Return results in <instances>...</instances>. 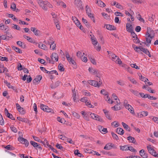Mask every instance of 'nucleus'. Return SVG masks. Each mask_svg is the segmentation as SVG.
Returning a JSON list of instances; mask_svg holds the SVG:
<instances>
[{
    "label": "nucleus",
    "instance_id": "18",
    "mask_svg": "<svg viewBox=\"0 0 158 158\" xmlns=\"http://www.w3.org/2000/svg\"><path fill=\"white\" fill-rule=\"evenodd\" d=\"M112 143H109L106 144L104 148L106 150H109L112 148Z\"/></svg>",
    "mask_w": 158,
    "mask_h": 158
},
{
    "label": "nucleus",
    "instance_id": "62",
    "mask_svg": "<svg viewBox=\"0 0 158 158\" xmlns=\"http://www.w3.org/2000/svg\"><path fill=\"white\" fill-rule=\"evenodd\" d=\"M115 15L116 16H120L122 17L124 16L123 14H122L120 12L116 11L115 13Z\"/></svg>",
    "mask_w": 158,
    "mask_h": 158
},
{
    "label": "nucleus",
    "instance_id": "11",
    "mask_svg": "<svg viewBox=\"0 0 158 158\" xmlns=\"http://www.w3.org/2000/svg\"><path fill=\"white\" fill-rule=\"evenodd\" d=\"M42 77L41 75L37 76L36 78H35L33 81V83L35 84L37 83H39L40 81L41 80Z\"/></svg>",
    "mask_w": 158,
    "mask_h": 158
},
{
    "label": "nucleus",
    "instance_id": "47",
    "mask_svg": "<svg viewBox=\"0 0 158 158\" xmlns=\"http://www.w3.org/2000/svg\"><path fill=\"white\" fill-rule=\"evenodd\" d=\"M127 150H129L132 152H136V150L135 149L132 147V146H130V147H128Z\"/></svg>",
    "mask_w": 158,
    "mask_h": 158
},
{
    "label": "nucleus",
    "instance_id": "56",
    "mask_svg": "<svg viewBox=\"0 0 158 158\" xmlns=\"http://www.w3.org/2000/svg\"><path fill=\"white\" fill-rule=\"evenodd\" d=\"M139 94L140 95L141 97L144 98H146L148 96V94H144L143 93H140Z\"/></svg>",
    "mask_w": 158,
    "mask_h": 158
},
{
    "label": "nucleus",
    "instance_id": "29",
    "mask_svg": "<svg viewBox=\"0 0 158 158\" xmlns=\"http://www.w3.org/2000/svg\"><path fill=\"white\" fill-rule=\"evenodd\" d=\"M17 44L18 45L20 46H21L22 48H25V45L21 41H17Z\"/></svg>",
    "mask_w": 158,
    "mask_h": 158
},
{
    "label": "nucleus",
    "instance_id": "51",
    "mask_svg": "<svg viewBox=\"0 0 158 158\" xmlns=\"http://www.w3.org/2000/svg\"><path fill=\"white\" fill-rule=\"evenodd\" d=\"M7 117L10 118L12 120H14L15 119L13 117L12 115L10 113H8L6 114Z\"/></svg>",
    "mask_w": 158,
    "mask_h": 158
},
{
    "label": "nucleus",
    "instance_id": "8",
    "mask_svg": "<svg viewBox=\"0 0 158 158\" xmlns=\"http://www.w3.org/2000/svg\"><path fill=\"white\" fill-rule=\"evenodd\" d=\"M126 30L129 32L133 31V28L131 24L128 23H126Z\"/></svg>",
    "mask_w": 158,
    "mask_h": 158
},
{
    "label": "nucleus",
    "instance_id": "37",
    "mask_svg": "<svg viewBox=\"0 0 158 158\" xmlns=\"http://www.w3.org/2000/svg\"><path fill=\"white\" fill-rule=\"evenodd\" d=\"M129 90L135 95L138 96L139 94V92L137 91L134 90L132 89H130Z\"/></svg>",
    "mask_w": 158,
    "mask_h": 158
},
{
    "label": "nucleus",
    "instance_id": "28",
    "mask_svg": "<svg viewBox=\"0 0 158 158\" xmlns=\"http://www.w3.org/2000/svg\"><path fill=\"white\" fill-rule=\"evenodd\" d=\"M95 39V38H94V36H91V41H92L93 44L94 45H96L98 44L97 41Z\"/></svg>",
    "mask_w": 158,
    "mask_h": 158
},
{
    "label": "nucleus",
    "instance_id": "45",
    "mask_svg": "<svg viewBox=\"0 0 158 158\" xmlns=\"http://www.w3.org/2000/svg\"><path fill=\"white\" fill-rule=\"evenodd\" d=\"M4 124V121L3 118L2 116L0 114V124L1 125H3Z\"/></svg>",
    "mask_w": 158,
    "mask_h": 158
},
{
    "label": "nucleus",
    "instance_id": "9",
    "mask_svg": "<svg viewBox=\"0 0 158 158\" xmlns=\"http://www.w3.org/2000/svg\"><path fill=\"white\" fill-rule=\"evenodd\" d=\"M125 108L127 109L132 114H135L133 108L129 104H128L125 106Z\"/></svg>",
    "mask_w": 158,
    "mask_h": 158
},
{
    "label": "nucleus",
    "instance_id": "1",
    "mask_svg": "<svg viewBox=\"0 0 158 158\" xmlns=\"http://www.w3.org/2000/svg\"><path fill=\"white\" fill-rule=\"evenodd\" d=\"M154 34L153 30H151L150 32L148 31L146 34V42L148 43H151L152 40V38L154 37Z\"/></svg>",
    "mask_w": 158,
    "mask_h": 158
},
{
    "label": "nucleus",
    "instance_id": "64",
    "mask_svg": "<svg viewBox=\"0 0 158 158\" xmlns=\"http://www.w3.org/2000/svg\"><path fill=\"white\" fill-rule=\"evenodd\" d=\"M152 119L155 123H158V118L157 117H154L152 118Z\"/></svg>",
    "mask_w": 158,
    "mask_h": 158
},
{
    "label": "nucleus",
    "instance_id": "15",
    "mask_svg": "<svg viewBox=\"0 0 158 158\" xmlns=\"http://www.w3.org/2000/svg\"><path fill=\"white\" fill-rule=\"evenodd\" d=\"M96 3L98 5V6L101 7H104L106 6L105 4L101 0L98 1V0H96Z\"/></svg>",
    "mask_w": 158,
    "mask_h": 158
},
{
    "label": "nucleus",
    "instance_id": "14",
    "mask_svg": "<svg viewBox=\"0 0 158 158\" xmlns=\"http://www.w3.org/2000/svg\"><path fill=\"white\" fill-rule=\"evenodd\" d=\"M105 26L106 29L109 30H114L116 29L115 27L110 24L106 25Z\"/></svg>",
    "mask_w": 158,
    "mask_h": 158
},
{
    "label": "nucleus",
    "instance_id": "54",
    "mask_svg": "<svg viewBox=\"0 0 158 158\" xmlns=\"http://www.w3.org/2000/svg\"><path fill=\"white\" fill-rule=\"evenodd\" d=\"M10 128L11 130L13 132L15 133H16L17 132V130L16 128L14 126H11L10 127Z\"/></svg>",
    "mask_w": 158,
    "mask_h": 158
},
{
    "label": "nucleus",
    "instance_id": "24",
    "mask_svg": "<svg viewBox=\"0 0 158 158\" xmlns=\"http://www.w3.org/2000/svg\"><path fill=\"white\" fill-rule=\"evenodd\" d=\"M74 23L76 24L77 25V26L79 27V28L82 30L83 29V27L82 26L81 23H80V22L79 21V20L77 19L74 22Z\"/></svg>",
    "mask_w": 158,
    "mask_h": 158
},
{
    "label": "nucleus",
    "instance_id": "61",
    "mask_svg": "<svg viewBox=\"0 0 158 158\" xmlns=\"http://www.w3.org/2000/svg\"><path fill=\"white\" fill-rule=\"evenodd\" d=\"M128 78L130 81L132 82L133 83L135 84L136 83V82L135 80L133 78L131 77H128Z\"/></svg>",
    "mask_w": 158,
    "mask_h": 158
},
{
    "label": "nucleus",
    "instance_id": "16",
    "mask_svg": "<svg viewBox=\"0 0 158 158\" xmlns=\"http://www.w3.org/2000/svg\"><path fill=\"white\" fill-rule=\"evenodd\" d=\"M31 30L33 31L35 35H38L40 33V31L39 30H37L36 28L35 27H31Z\"/></svg>",
    "mask_w": 158,
    "mask_h": 158
},
{
    "label": "nucleus",
    "instance_id": "19",
    "mask_svg": "<svg viewBox=\"0 0 158 158\" xmlns=\"http://www.w3.org/2000/svg\"><path fill=\"white\" fill-rule=\"evenodd\" d=\"M119 104H117L114 106L112 107V108L114 109V110L115 111L118 110H120L121 108Z\"/></svg>",
    "mask_w": 158,
    "mask_h": 158
},
{
    "label": "nucleus",
    "instance_id": "46",
    "mask_svg": "<svg viewBox=\"0 0 158 158\" xmlns=\"http://www.w3.org/2000/svg\"><path fill=\"white\" fill-rule=\"evenodd\" d=\"M56 147L59 149H60V150H61L62 151H64V148H63V147L61 145L58 144V143H57L56 145Z\"/></svg>",
    "mask_w": 158,
    "mask_h": 158
},
{
    "label": "nucleus",
    "instance_id": "25",
    "mask_svg": "<svg viewBox=\"0 0 158 158\" xmlns=\"http://www.w3.org/2000/svg\"><path fill=\"white\" fill-rule=\"evenodd\" d=\"M82 115H83V118L87 121H89V117L87 116V114L85 113V111H82L81 112Z\"/></svg>",
    "mask_w": 158,
    "mask_h": 158
},
{
    "label": "nucleus",
    "instance_id": "43",
    "mask_svg": "<svg viewBox=\"0 0 158 158\" xmlns=\"http://www.w3.org/2000/svg\"><path fill=\"white\" fill-rule=\"evenodd\" d=\"M89 72L91 74L95 73L96 69H93L92 68L89 67L88 69Z\"/></svg>",
    "mask_w": 158,
    "mask_h": 158
},
{
    "label": "nucleus",
    "instance_id": "49",
    "mask_svg": "<svg viewBox=\"0 0 158 158\" xmlns=\"http://www.w3.org/2000/svg\"><path fill=\"white\" fill-rule=\"evenodd\" d=\"M17 118L19 120L22 122H25L27 121V119L25 118H22L20 117H18Z\"/></svg>",
    "mask_w": 158,
    "mask_h": 158
},
{
    "label": "nucleus",
    "instance_id": "39",
    "mask_svg": "<svg viewBox=\"0 0 158 158\" xmlns=\"http://www.w3.org/2000/svg\"><path fill=\"white\" fill-rule=\"evenodd\" d=\"M85 9H86V13L87 14L91 13V9L88 6V5H86V6Z\"/></svg>",
    "mask_w": 158,
    "mask_h": 158
},
{
    "label": "nucleus",
    "instance_id": "35",
    "mask_svg": "<svg viewBox=\"0 0 158 158\" xmlns=\"http://www.w3.org/2000/svg\"><path fill=\"white\" fill-rule=\"evenodd\" d=\"M4 83H6V85L8 86L9 88H10L14 89V87L13 86L10 85L9 82L6 81H4Z\"/></svg>",
    "mask_w": 158,
    "mask_h": 158
},
{
    "label": "nucleus",
    "instance_id": "53",
    "mask_svg": "<svg viewBox=\"0 0 158 158\" xmlns=\"http://www.w3.org/2000/svg\"><path fill=\"white\" fill-rule=\"evenodd\" d=\"M143 52L147 55H148L149 57H151V55L150 53L149 52L148 50L147 49H145L144 51H143Z\"/></svg>",
    "mask_w": 158,
    "mask_h": 158
},
{
    "label": "nucleus",
    "instance_id": "38",
    "mask_svg": "<svg viewBox=\"0 0 158 158\" xmlns=\"http://www.w3.org/2000/svg\"><path fill=\"white\" fill-rule=\"evenodd\" d=\"M47 73L49 74H53L54 73L56 74V75H58V74L56 70H52L50 71L47 72Z\"/></svg>",
    "mask_w": 158,
    "mask_h": 158
},
{
    "label": "nucleus",
    "instance_id": "4",
    "mask_svg": "<svg viewBox=\"0 0 158 158\" xmlns=\"http://www.w3.org/2000/svg\"><path fill=\"white\" fill-rule=\"evenodd\" d=\"M40 108L43 111L47 112H51L52 110L48 106L43 104H41L40 106Z\"/></svg>",
    "mask_w": 158,
    "mask_h": 158
},
{
    "label": "nucleus",
    "instance_id": "57",
    "mask_svg": "<svg viewBox=\"0 0 158 158\" xmlns=\"http://www.w3.org/2000/svg\"><path fill=\"white\" fill-rule=\"evenodd\" d=\"M117 83L121 86H123L124 85V81L122 80H120L117 81Z\"/></svg>",
    "mask_w": 158,
    "mask_h": 158
},
{
    "label": "nucleus",
    "instance_id": "34",
    "mask_svg": "<svg viewBox=\"0 0 158 158\" xmlns=\"http://www.w3.org/2000/svg\"><path fill=\"white\" fill-rule=\"evenodd\" d=\"M0 38L1 39V40H9V37L8 36H7L6 35H4L1 36H0Z\"/></svg>",
    "mask_w": 158,
    "mask_h": 158
},
{
    "label": "nucleus",
    "instance_id": "12",
    "mask_svg": "<svg viewBox=\"0 0 158 158\" xmlns=\"http://www.w3.org/2000/svg\"><path fill=\"white\" fill-rule=\"evenodd\" d=\"M88 83L92 85L95 87H98V81L94 80H89Z\"/></svg>",
    "mask_w": 158,
    "mask_h": 158
},
{
    "label": "nucleus",
    "instance_id": "50",
    "mask_svg": "<svg viewBox=\"0 0 158 158\" xmlns=\"http://www.w3.org/2000/svg\"><path fill=\"white\" fill-rule=\"evenodd\" d=\"M10 8L13 10V11H15L16 8V5L15 3H13L11 5Z\"/></svg>",
    "mask_w": 158,
    "mask_h": 158
},
{
    "label": "nucleus",
    "instance_id": "31",
    "mask_svg": "<svg viewBox=\"0 0 158 158\" xmlns=\"http://www.w3.org/2000/svg\"><path fill=\"white\" fill-rule=\"evenodd\" d=\"M68 61L70 63H71L72 64L75 65L76 63L74 60L72 58V57H70L67 59Z\"/></svg>",
    "mask_w": 158,
    "mask_h": 158
},
{
    "label": "nucleus",
    "instance_id": "23",
    "mask_svg": "<svg viewBox=\"0 0 158 158\" xmlns=\"http://www.w3.org/2000/svg\"><path fill=\"white\" fill-rule=\"evenodd\" d=\"M127 139L130 142L133 143H135L136 142V140L135 138L131 136H129L127 137Z\"/></svg>",
    "mask_w": 158,
    "mask_h": 158
},
{
    "label": "nucleus",
    "instance_id": "6",
    "mask_svg": "<svg viewBox=\"0 0 158 158\" xmlns=\"http://www.w3.org/2000/svg\"><path fill=\"white\" fill-rule=\"evenodd\" d=\"M51 58L52 61H57L58 59V54L56 53H53L51 56Z\"/></svg>",
    "mask_w": 158,
    "mask_h": 158
},
{
    "label": "nucleus",
    "instance_id": "2",
    "mask_svg": "<svg viewBox=\"0 0 158 158\" xmlns=\"http://www.w3.org/2000/svg\"><path fill=\"white\" fill-rule=\"evenodd\" d=\"M38 3L40 6L44 10H47L48 9L47 8V4L48 2L47 1H43L39 0L38 2Z\"/></svg>",
    "mask_w": 158,
    "mask_h": 158
},
{
    "label": "nucleus",
    "instance_id": "48",
    "mask_svg": "<svg viewBox=\"0 0 158 158\" xmlns=\"http://www.w3.org/2000/svg\"><path fill=\"white\" fill-rule=\"evenodd\" d=\"M30 143L34 148H37V146H38L37 143L32 141H31Z\"/></svg>",
    "mask_w": 158,
    "mask_h": 158
},
{
    "label": "nucleus",
    "instance_id": "3",
    "mask_svg": "<svg viewBox=\"0 0 158 158\" xmlns=\"http://www.w3.org/2000/svg\"><path fill=\"white\" fill-rule=\"evenodd\" d=\"M74 4L79 10H83V6H82V2L81 0H75Z\"/></svg>",
    "mask_w": 158,
    "mask_h": 158
},
{
    "label": "nucleus",
    "instance_id": "13",
    "mask_svg": "<svg viewBox=\"0 0 158 158\" xmlns=\"http://www.w3.org/2000/svg\"><path fill=\"white\" fill-rule=\"evenodd\" d=\"M54 41L53 40V38L52 37H50L48 40V45H50V48H51V46L54 44Z\"/></svg>",
    "mask_w": 158,
    "mask_h": 158
},
{
    "label": "nucleus",
    "instance_id": "7",
    "mask_svg": "<svg viewBox=\"0 0 158 158\" xmlns=\"http://www.w3.org/2000/svg\"><path fill=\"white\" fill-rule=\"evenodd\" d=\"M19 140L22 143L24 144L26 147H27L29 145V142L26 139L23 138H19Z\"/></svg>",
    "mask_w": 158,
    "mask_h": 158
},
{
    "label": "nucleus",
    "instance_id": "59",
    "mask_svg": "<svg viewBox=\"0 0 158 158\" xmlns=\"http://www.w3.org/2000/svg\"><path fill=\"white\" fill-rule=\"evenodd\" d=\"M66 141L72 144H74V142L73 141L71 138H67L66 139Z\"/></svg>",
    "mask_w": 158,
    "mask_h": 158
},
{
    "label": "nucleus",
    "instance_id": "21",
    "mask_svg": "<svg viewBox=\"0 0 158 158\" xmlns=\"http://www.w3.org/2000/svg\"><path fill=\"white\" fill-rule=\"evenodd\" d=\"M60 83V82L57 81L55 84H52L51 85V87L52 89H54L56 88L58 86Z\"/></svg>",
    "mask_w": 158,
    "mask_h": 158
},
{
    "label": "nucleus",
    "instance_id": "52",
    "mask_svg": "<svg viewBox=\"0 0 158 158\" xmlns=\"http://www.w3.org/2000/svg\"><path fill=\"white\" fill-rule=\"evenodd\" d=\"M21 109L19 108V109H18V111L20 112V113H21L22 114H24L25 113L24 109L22 107H21Z\"/></svg>",
    "mask_w": 158,
    "mask_h": 158
},
{
    "label": "nucleus",
    "instance_id": "10",
    "mask_svg": "<svg viewBox=\"0 0 158 158\" xmlns=\"http://www.w3.org/2000/svg\"><path fill=\"white\" fill-rule=\"evenodd\" d=\"M139 152L140 156L143 158H147L148 157V154L145 152L144 150L142 149L140 150Z\"/></svg>",
    "mask_w": 158,
    "mask_h": 158
},
{
    "label": "nucleus",
    "instance_id": "33",
    "mask_svg": "<svg viewBox=\"0 0 158 158\" xmlns=\"http://www.w3.org/2000/svg\"><path fill=\"white\" fill-rule=\"evenodd\" d=\"M120 149L122 151H127V150L128 146L127 145H125L123 146H120Z\"/></svg>",
    "mask_w": 158,
    "mask_h": 158
},
{
    "label": "nucleus",
    "instance_id": "30",
    "mask_svg": "<svg viewBox=\"0 0 158 158\" xmlns=\"http://www.w3.org/2000/svg\"><path fill=\"white\" fill-rule=\"evenodd\" d=\"M58 68L59 70L61 72L64 71V67L63 65L61 64H60L58 66Z\"/></svg>",
    "mask_w": 158,
    "mask_h": 158
},
{
    "label": "nucleus",
    "instance_id": "22",
    "mask_svg": "<svg viewBox=\"0 0 158 158\" xmlns=\"http://www.w3.org/2000/svg\"><path fill=\"white\" fill-rule=\"evenodd\" d=\"M85 54V53H82L81 51H78L76 54L77 56L79 58H81V57Z\"/></svg>",
    "mask_w": 158,
    "mask_h": 158
},
{
    "label": "nucleus",
    "instance_id": "40",
    "mask_svg": "<svg viewBox=\"0 0 158 158\" xmlns=\"http://www.w3.org/2000/svg\"><path fill=\"white\" fill-rule=\"evenodd\" d=\"M101 93L104 95L106 96L107 98H108V92H106L105 89H103L101 91Z\"/></svg>",
    "mask_w": 158,
    "mask_h": 158
},
{
    "label": "nucleus",
    "instance_id": "26",
    "mask_svg": "<svg viewBox=\"0 0 158 158\" xmlns=\"http://www.w3.org/2000/svg\"><path fill=\"white\" fill-rule=\"evenodd\" d=\"M122 124L123 127L125 129H126L127 131H130V128L124 122H122Z\"/></svg>",
    "mask_w": 158,
    "mask_h": 158
},
{
    "label": "nucleus",
    "instance_id": "5",
    "mask_svg": "<svg viewBox=\"0 0 158 158\" xmlns=\"http://www.w3.org/2000/svg\"><path fill=\"white\" fill-rule=\"evenodd\" d=\"M107 52L108 53V55H109V56L111 58L113 61H115L116 59L118 57L115 54H113L111 52L107 51Z\"/></svg>",
    "mask_w": 158,
    "mask_h": 158
},
{
    "label": "nucleus",
    "instance_id": "44",
    "mask_svg": "<svg viewBox=\"0 0 158 158\" xmlns=\"http://www.w3.org/2000/svg\"><path fill=\"white\" fill-rule=\"evenodd\" d=\"M86 105L89 107L93 108L94 106L91 104L90 102L89 101H87L85 102Z\"/></svg>",
    "mask_w": 158,
    "mask_h": 158
},
{
    "label": "nucleus",
    "instance_id": "36",
    "mask_svg": "<svg viewBox=\"0 0 158 158\" xmlns=\"http://www.w3.org/2000/svg\"><path fill=\"white\" fill-rule=\"evenodd\" d=\"M38 46L39 48L44 50H45L47 48L46 45L43 44H39Z\"/></svg>",
    "mask_w": 158,
    "mask_h": 158
},
{
    "label": "nucleus",
    "instance_id": "55",
    "mask_svg": "<svg viewBox=\"0 0 158 158\" xmlns=\"http://www.w3.org/2000/svg\"><path fill=\"white\" fill-rule=\"evenodd\" d=\"M131 66L132 68H135V69H139V67H138L137 66V65H136V64H131Z\"/></svg>",
    "mask_w": 158,
    "mask_h": 158
},
{
    "label": "nucleus",
    "instance_id": "17",
    "mask_svg": "<svg viewBox=\"0 0 158 158\" xmlns=\"http://www.w3.org/2000/svg\"><path fill=\"white\" fill-rule=\"evenodd\" d=\"M147 148L149 153L152 155L153 153L155 151L151 147L150 145L147 146Z\"/></svg>",
    "mask_w": 158,
    "mask_h": 158
},
{
    "label": "nucleus",
    "instance_id": "27",
    "mask_svg": "<svg viewBox=\"0 0 158 158\" xmlns=\"http://www.w3.org/2000/svg\"><path fill=\"white\" fill-rule=\"evenodd\" d=\"M95 118H94V119L96 120L102 122H103V121L102 117L97 114L95 115Z\"/></svg>",
    "mask_w": 158,
    "mask_h": 158
},
{
    "label": "nucleus",
    "instance_id": "32",
    "mask_svg": "<svg viewBox=\"0 0 158 158\" xmlns=\"http://www.w3.org/2000/svg\"><path fill=\"white\" fill-rule=\"evenodd\" d=\"M111 126L114 127H116L119 126V124L116 121L113 122L111 123Z\"/></svg>",
    "mask_w": 158,
    "mask_h": 158
},
{
    "label": "nucleus",
    "instance_id": "58",
    "mask_svg": "<svg viewBox=\"0 0 158 158\" xmlns=\"http://www.w3.org/2000/svg\"><path fill=\"white\" fill-rule=\"evenodd\" d=\"M114 61L116 63H117L119 64H122V61L118 57Z\"/></svg>",
    "mask_w": 158,
    "mask_h": 158
},
{
    "label": "nucleus",
    "instance_id": "42",
    "mask_svg": "<svg viewBox=\"0 0 158 158\" xmlns=\"http://www.w3.org/2000/svg\"><path fill=\"white\" fill-rule=\"evenodd\" d=\"M111 135L113 137V138L116 140H118V137L117 135L114 134L113 132H112L111 133Z\"/></svg>",
    "mask_w": 158,
    "mask_h": 158
},
{
    "label": "nucleus",
    "instance_id": "20",
    "mask_svg": "<svg viewBox=\"0 0 158 158\" xmlns=\"http://www.w3.org/2000/svg\"><path fill=\"white\" fill-rule=\"evenodd\" d=\"M116 132L120 135H122L124 133V131L123 129L121 128H118L116 130Z\"/></svg>",
    "mask_w": 158,
    "mask_h": 158
},
{
    "label": "nucleus",
    "instance_id": "60",
    "mask_svg": "<svg viewBox=\"0 0 158 158\" xmlns=\"http://www.w3.org/2000/svg\"><path fill=\"white\" fill-rule=\"evenodd\" d=\"M73 115L74 117L77 118H78L80 117V115L76 112H73Z\"/></svg>",
    "mask_w": 158,
    "mask_h": 158
},
{
    "label": "nucleus",
    "instance_id": "63",
    "mask_svg": "<svg viewBox=\"0 0 158 158\" xmlns=\"http://www.w3.org/2000/svg\"><path fill=\"white\" fill-rule=\"evenodd\" d=\"M58 138L62 140H66V139L67 138L64 136H63L62 135H59L58 136Z\"/></svg>",
    "mask_w": 158,
    "mask_h": 158
},
{
    "label": "nucleus",
    "instance_id": "41",
    "mask_svg": "<svg viewBox=\"0 0 158 158\" xmlns=\"http://www.w3.org/2000/svg\"><path fill=\"white\" fill-rule=\"evenodd\" d=\"M135 46V45H134ZM133 47L134 48V49L135 50V49H139L140 51H142L143 52V51L145 50V48H143L142 47H138L137 46H136L134 47V45L133 46Z\"/></svg>",
    "mask_w": 158,
    "mask_h": 158
}]
</instances>
